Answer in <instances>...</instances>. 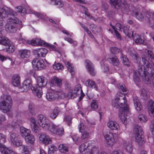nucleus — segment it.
<instances>
[{
	"mask_svg": "<svg viewBox=\"0 0 154 154\" xmlns=\"http://www.w3.org/2000/svg\"><path fill=\"white\" fill-rule=\"evenodd\" d=\"M17 13L12 10L6 7H5L3 9L0 8V29L3 26V18L7 17H10L9 21L5 25L6 30L11 33L15 32L17 29L15 26L16 24H17V27L20 29L22 27L21 21H19V20L15 16Z\"/></svg>",
	"mask_w": 154,
	"mask_h": 154,
	"instance_id": "nucleus-1",
	"label": "nucleus"
},
{
	"mask_svg": "<svg viewBox=\"0 0 154 154\" xmlns=\"http://www.w3.org/2000/svg\"><path fill=\"white\" fill-rule=\"evenodd\" d=\"M127 100L125 94H118L112 101V104L114 108L119 109V116L121 122L125 125L129 123L130 119L128 116L130 111L128 105L126 103Z\"/></svg>",
	"mask_w": 154,
	"mask_h": 154,
	"instance_id": "nucleus-2",
	"label": "nucleus"
},
{
	"mask_svg": "<svg viewBox=\"0 0 154 154\" xmlns=\"http://www.w3.org/2000/svg\"><path fill=\"white\" fill-rule=\"evenodd\" d=\"M38 119L42 123L41 127L44 130L59 136L64 134V129L61 126L56 125L50 122L48 118L42 115H39Z\"/></svg>",
	"mask_w": 154,
	"mask_h": 154,
	"instance_id": "nucleus-3",
	"label": "nucleus"
},
{
	"mask_svg": "<svg viewBox=\"0 0 154 154\" xmlns=\"http://www.w3.org/2000/svg\"><path fill=\"white\" fill-rule=\"evenodd\" d=\"M37 85H34L31 88L32 92L35 94L38 97L40 98L43 94L42 87H44L48 83L47 79L43 76H38L35 78Z\"/></svg>",
	"mask_w": 154,
	"mask_h": 154,
	"instance_id": "nucleus-4",
	"label": "nucleus"
},
{
	"mask_svg": "<svg viewBox=\"0 0 154 154\" xmlns=\"http://www.w3.org/2000/svg\"><path fill=\"white\" fill-rule=\"evenodd\" d=\"M1 99L2 102L0 108L3 112L6 113L9 111L11 107L12 103L11 98L10 95L4 94L1 96ZM5 119V117L2 116L0 118V124Z\"/></svg>",
	"mask_w": 154,
	"mask_h": 154,
	"instance_id": "nucleus-5",
	"label": "nucleus"
},
{
	"mask_svg": "<svg viewBox=\"0 0 154 154\" xmlns=\"http://www.w3.org/2000/svg\"><path fill=\"white\" fill-rule=\"evenodd\" d=\"M65 87L66 97H69L72 96L74 97L81 94L80 97L81 99H82L85 95L82 90L81 85L79 84L77 85L73 88L69 85H66Z\"/></svg>",
	"mask_w": 154,
	"mask_h": 154,
	"instance_id": "nucleus-6",
	"label": "nucleus"
},
{
	"mask_svg": "<svg viewBox=\"0 0 154 154\" xmlns=\"http://www.w3.org/2000/svg\"><path fill=\"white\" fill-rule=\"evenodd\" d=\"M110 4L117 9H121L123 13L128 12L129 7L126 2L123 0H110Z\"/></svg>",
	"mask_w": 154,
	"mask_h": 154,
	"instance_id": "nucleus-7",
	"label": "nucleus"
},
{
	"mask_svg": "<svg viewBox=\"0 0 154 154\" xmlns=\"http://www.w3.org/2000/svg\"><path fill=\"white\" fill-rule=\"evenodd\" d=\"M64 98L66 97V93H63L62 91H55L51 89L47 90L46 95V99L49 101H53L57 97Z\"/></svg>",
	"mask_w": 154,
	"mask_h": 154,
	"instance_id": "nucleus-8",
	"label": "nucleus"
},
{
	"mask_svg": "<svg viewBox=\"0 0 154 154\" xmlns=\"http://www.w3.org/2000/svg\"><path fill=\"white\" fill-rule=\"evenodd\" d=\"M142 129L140 126L136 125L134 129V137L135 141L139 145L142 144L144 142L143 137L141 134Z\"/></svg>",
	"mask_w": 154,
	"mask_h": 154,
	"instance_id": "nucleus-9",
	"label": "nucleus"
},
{
	"mask_svg": "<svg viewBox=\"0 0 154 154\" xmlns=\"http://www.w3.org/2000/svg\"><path fill=\"white\" fill-rule=\"evenodd\" d=\"M139 68L138 69V74L141 77L146 83L149 84L151 83V77L150 75L147 72L146 69H145L144 66L141 67L139 65Z\"/></svg>",
	"mask_w": 154,
	"mask_h": 154,
	"instance_id": "nucleus-10",
	"label": "nucleus"
},
{
	"mask_svg": "<svg viewBox=\"0 0 154 154\" xmlns=\"http://www.w3.org/2000/svg\"><path fill=\"white\" fill-rule=\"evenodd\" d=\"M104 137L108 146H112L116 143L117 140V136L115 133H109L106 134Z\"/></svg>",
	"mask_w": 154,
	"mask_h": 154,
	"instance_id": "nucleus-11",
	"label": "nucleus"
},
{
	"mask_svg": "<svg viewBox=\"0 0 154 154\" xmlns=\"http://www.w3.org/2000/svg\"><path fill=\"white\" fill-rule=\"evenodd\" d=\"M45 63H47L46 60L44 61L41 59H35L32 60V64L35 70H42L46 67Z\"/></svg>",
	"mask_w": 154,
	"mask_h": 154,
	"instance_id": "nucleus-12",
	"label": "nucleus"
},
{
	"mask_svg": "<svg viewBox=\"0 0 154 154\" xmlns=\"http://www.w3.org/2000/svg\"><path fill=\"white\" fill-rule=\"evenodd\" d=\"M16 11L18 12L23 13H25L27 12L29 14H33L36 16L38 18L44 20L45 15L44 14H39L35 12L31 9L28 8L26 10L25 9L23 8L22 6H20L16 8Z\"/></svg>",
	"mask_w": 154,
	"mask_h": 154,
	"instance_id": "nucleus-13",
	"label": "nucleus"
},
{
	"mask_svg": "<svg viewBox=\"0 0 154 154\" xmlns=\"http://www.w3.org/2000/svg\"><path fill=\"white\" fill-rule=\"evenodd\" d=\"M39 142L45 145H48L52 143V140L49 136L45 133H41L38 135Z\"/></svg>",
	"mask_w": 154,
	"mask_h": 154,
	"instance_id": "nucleus-14",
	"label": "nucleus"
},
{
	"mask_svg": "<svg viewBox=\"0 0 154 154\" xmlns=\"http://www.w3.org/2000/svg\"><path fill=\"white\" fill-rule=\"evenodd\" d=\"M18 135L17 134L14 133L11 134L10 136L11 144L14 146L17 147L21 145L23 143L22 141L18 140Z\"/></svg>",
	"mask_w": 154,
	"mask_h": 154,
	"instance_id": "nucleus-15",
	"label": "nucleus"
},
{
	"mask_svg": "<svg viewBox=\"0 0 154 154\" xmlns=\"http://www.w3.org/2000/svg\"><path fill=\"white\" fill-rule=\"evenodd\" d=\"M29 124L31 129L35 133H38L39 131V127L37 120L33 117H31L29 119Z\"/></svg>",
	"mask_w": 154,
	"mask_h": 154,
	"instance_id": "nucleus-16",
	"label": "nucleus"
},
{
	"mask_svg": "<svg viewBox=\"0 0 154 154\" xmlns=\"http://www.w3.org/2000/svg\"><path fill=\"white\" fill-rule=\"evenodd\" d=\"M27 43L33 46L40 45L45 46L48 45L47 43L39 38H36L29 40L27 41Z\"/></svg>",
	"mask_w": 154,
	"mask_h": 154,
	"instance_id": "nucleus-17",
	"label": "nucleus"
},
{
	"mask_svg": "<svg viewBox=\"0 0 154 154\" xmlns=\"http://www.w3.org/2000/svg\"><path fill=\"white\" fill-rule=\"evenodd\" d=\"M92 142L89 141L81 144L80 145L79 149L80 152L82 154H85L88 152L90 150L91 146H92Z\"/></svg>",
	"mask_w": 154,
	"mask_h": 154,
	"instance_id": "nucleus-18",
	"label": "nucleus"
},
{
	"mask_svg": "<svg viewBox=\"0 0 154 154\" xmlns=\"http://www.w3.org/2000/svg\"><path fill=\"white\" fill-rule=\"evenodd\" d=\"M133 38L135 43L137 44L146 45L147 43L146 37L145 35L140 36L135 34L133 36Z\"/></svg>",
	"mask_w": 154,
	"mask_h": 154,
	"instance_id": "nucleus-19",
	"label": "nucleus"
},
{
	"mask_svg": "<svg viewBox=\"0 0 154 154\" xmlns=\"http://www.w3.org/2000/svg\"><path fill=\"white\" fill-rule=\"evenodd\" d=\"M32 84V81L31 79H27L25 80L22 84V86L21 88V91L24 92L27 91L29 89Z\"/></svg>",
	"mask_w": 154,
	"mask_h": 154,
	"instance_id": "nucleus-20",
	"label": "nucleus"
},
{
	"mask_svg": "<svg viewBox=\"0 0 154 154\" xmlns=\"http://www.w3.org/2000/svg\"><path fill=\"white\" fill-rule=\"evenodd\" d=\"M107 126L112 130L118 131L120 129L119 124L115 121L109 120L107 123Z\"/></svg>",
	"mask_w": 154,
	"mask_h": 154,
	"instance_id": "nucleus-21",
	"label": "nucleus"
},
{
	"mask_svg": "<svg viewBox=\"0 0 154 154\" xmlns=\"http://www.w3.org/2000/svg\"><path fill=\"white\" fill-rule=\"evenodd\" d=\"M48 51L44 48L36 49L33 50V53L37 55L38 57H45L47 54Z\"/></svg>",
	"mask_w": 154,
	"mask_h": 154,
	"instance_id": "nucleus-22",
	"label": "nucleus"
},
{
	"mask_svg": "<svg viewBox=\"0 0 154 154\" xmlns=\"http://www.w3.org/2000/svg\"><path fill=\"white\" fill-rule=\"evenodd\" d=\"M85 65L86 68L88 69L91 75L94 76L95 75L96 71L94 69L92 63L90 60H86Z\"/></svg>",
	"mask_w": 154,
	"mask_h": 154,
	"instance_id": "nucleus-23",
	"label": "nucleus"
},
{
	"mask_svg": "<svg viewBox=\"0 0 154 154\" xmlns=\"http://www.w3.org/2000/svg\"><path fill=\"white\" fill-rule=\"evenodd\" d=\"M0 151L2 154H19L1 143H0Z\"/></svg>",
	"mask_w": 154,
	"mask_h": 154,
	"instance_id": "nucleus-24",
	"label": "nucleus"
},
{
	"mask_svg": "<svg viewBox=\"0 0 154 154\" xmlns=\"http://www.w3.org/2000/svg\"><path fill=\"white\" fill-rule=\"evenodd\" d=\"M31 54V51L26 49L20 50L18 52V55L21 59L28 58L30 56Z\"/></svg>",
	"mask_w": 154,
	"mask_h": 154,
	"instance_id": "nucleus-25",
	"label": "nucleus"
},
{
	"mask_svg": "<svg viewBox=\"0 0 154 154\" xmlns=\"http://www.w3.org/2000/svg\"><path fill=\"white\" fill-rule=\"evenodd\" d=\"M85 85L89 88H94L95 90H98V87L96 86L95 82L92 79H89L85 82Z\"/></svg>",
	"mask_w": 154,
	"mask_h": 154,
	"instance_id": "nucleus-26",
	"label": "nucleus"
},
{
	"mask_svg": "<svg viewBox=\"0 0 154 154\" xmlns=\"http://www.w3.org/2000/svg\"><path fill=\"white\" fill-rule=\"evenodd\" d=\"M11 42L6 37L3 36L1 31H0V44L7 46Z\"/></svg>",
	"mask_w": 154,
	"mask_h": 154,
	"instance_id": "nucleus-27",
	"label": "nucleus"
},
{
	"mask_svg": "<svg viewBox=\"0 0 154 154\" xmlns=\"http://www.w3.org/2000/svg\"><path fill=\"white\" fill-rule=\"evenodd\" d=\"M20 76L18 75H15L13 76L11 82L14 86H18L20 84Z\"/></svg>",
	"mask_w": 154,
	"mask_h": 154,
	"instance_id": "nucleus-28",
	"label": "nucleus"
},
{
	"mask_svg": "<svg viewBox=\"0 0 154 154\" xmlns=\"http://www.w3.org/2000/svg\"><path fill=\"white\" fill-rule=\"evenodd\" d=\"M59 151L63 154H66L68 151V147L66 144H60L58 147Z\"/></svg>",
	"mask_w": 154,
	"mask_h": 154,
	"instance_id": "nucleus-29",
	"label": "nucleus"
},
{
	"mask_svg": "<svg viewBox=\"0 0 154 154\" xmlns=\"http://www.w3.org/2000/svg\"><path fill=\"white\" fill-rule=\"evenodd\" d=\"M20 134L22 137L25 138L31 133V130L30 129L26 128L23 127H21L20 128Z\"/></svg>",
	"mask_w": 154,
	"mask_h": 154,
	"instance_id": "nucleus-30",
	"label": "nucleus"
},
{
	"mask_svg": "<svg viewBox=\"0 0 154 154\" xmlns=\"http://www.w3.org/2000/svg\"><path fill=\"white\" fill-rule=\"evenodd\" d=\"M133 102L134 106L137 111H141L142 107L137 97H135L134 98Z\"/></svg>",
	"mask_w": 154,
	"mask_h": 154,
	"instance_id": "nucleus-31",
	"label": "nucleus"
},
{
	"mask_svg": "<svg viewBox=\"0 0 154 154\" xmlns=\"http://www.w3.org/2000/svg\"><path fill=\"white\" fill-rule=\"evenodd\" d=\"M26 142L28 144H33L35 141V138L34 136L31 133L25 138Z\"/></svg>",
	"mask_w": 154,
	"mask_h": 154,
	"instance_id": "nucleus-32",
	"label": "nucleus"
},
{
	"mask_svg": "<svg viewBox=\"0 0 154 154\" xmlns=\"http://www.w3.org/2000/svg\"><path fill=\"white\" fill-rule=\"evenodd\" d=\"M20 149L21 150L22 152L25 154H29L31 152V147L28 146L22 145L20 146Z\"/></svg>",
	"mask_w": 154,
	"mask_h": 154,
	"instance_id": "nucleus-33",
	"label": "nucleus"
},
{
	"mask_svg": "<svg viewBox=\"0 0 154 154\" xmlns=\"http://www.w3.org/2000/svg\"><path fill=\"white\" fill-rule=\"evenodd\" d=\"M51 83L53 85H56L60 86L61 85V80L57 77H53L51 79Z\"/></svg>",
	"mask_w": 154,
	"mask_h": 154,
	"instance_id": "nucleus-34",
	"label": "nucleus"
},
{
	"mask_svg": "<svg viewBox=\"0 0 154 154\" xmlns=\"http://www.w3.org/2000/svg\"><path fill=\"white\" fill-rule=\"evenodd\" d=\"M91 146L90 149L88 150L89 154H99V149L94 145L93 142L92 146Z\"/></svg>",
	"mask_w": 154,
	"mask_h": 154,
	"instance_id": "nucleus-35",
	"label": "nucleus"
},
{
	"mask_svg": "<svg viewBox=\"0 0 154 154\" xmlns=\"http://www.w3.org/2000/svg\"><path fill=\"white\" fill-rule=\"evenodd\" d=\"M51 3L52 4L56 5L58 8L63 7L65 3L60 0H50Z\"/></svg>",
	"mask_w": 154,
	"mask_h": 154,
	"instance_id": "nucleus-36",
	"label": "nucleus"
},
{
	"mask_svg": "<svg viewBox=\"0 0 154 154\" xmlns=\"http://www.w3.org/2000/svg\"><path fill=\"white\" fill-rule=\"evenodd\" d=\"M65 64L68 70L71 73V75H74L75 74V72L71 63L68 61H66L65 62Z\"/></svg>",
	"mask_w": 154,
	"mask_h": 154,
	"instance_id": "nucleus-37",
	"label": "nucleus"
},
{
	"mask_svg": "<svg viewBox=\"0 0 154 154\" xmlns=\"http://www.w3.org/2000/svg\"><path fill=\"white\" fill-rule=\"evenodd\" d=\"M6 47V51L8 53L13 52L15 50V46L11 42Z\"/></svg>",
	"mask_w": 154,
	"mask_h": 154,
	"instance_id": "nucleus-38",
	"label": "nucleus"
},
{
	"mask_svg": "<svg viewBox=\"0 0 154 154\" xmlns=\"http://www.w3.org/2000/svg\"><path fill=\"white\" fill-rule=\"evenodd\" d=\"M60 109L58 107H55L50 114V117L53 119H55L57 116L59 112Z\"/></svg>",
	"mask_w": 154,
	"mask_h": 154,
	"instance_id": "nucleus-39",
	"label": "nucleus"
},
{
	"mask_svg": "<svg viewBox=\"0 0 154 154\" xmlns=\"http://www.w3.org/2000/svg\"><path fill=\"white\" fill-rule=\"evenodd\" d=\"M53 68L55 70H58L59 71H61L63 69L64 67L60 63L55 62L54 64Z\"/></svg>",
	"mask_w": 154,
	"mask_h": 154,
	"instance_id": "nucleus-40",
	"label": "nucleus"
},
{
	"mask_svg": "<svg viewBox=\"0 0 154 154\" xmlns=\"http://www.w3.org/2000/svg\"><path fill=\"white\" fill-rule=\"evenodd\" d=\"M57 150V146L53 145H51L49 147L48 152L49 154H53Z\"/></svg>",
	"mask_w": 154,
	"mask_h": 154,
	"instance_id": "nucleus-41",
	"label": "nucleus"
},
{
	"mask_svg": "<svg viewBox=\"0 0 154 154\" xmlns=\"http://www.w3.org/2000/svg\"><path fill=\"white\" fill-rule=\"evenodd\" d=\"M146 56H147L148 57H149L154 60V54L152 52V49L150 48L146 49L145 51Z\"/></svg>",
	"mask_w": 154,
	"mask_h": 154,
	"instance_id": "nucleus-42",
	"label": "nucleus"
},
{
	"mask_svg": "<svg viewBox=\"0 0 154 154\" xmlns=\"http://www.w3.org/2000/svg\"><path fill=\"white\" fill-rule=\"evenodd\" d=\"M138 121L141 123H145L148 120L147 118L143 114L139 115L138 117Z\"/></svg>",
	"mask_w": 154,
	"mask_h": 154,
	"instance_id": "nucleus-43",
	"label": "nucleus"
},
{
	"mask_svg": "<svg viewBox=\"0 0 154 154\" xmlns=\"http://www.w3.org/2000/svg\"><path fill=\"white\" fill-rule=\"evenodd\" d=\"M132 14L133 16H135L138 20H141L143 18L142 14L140 12H134L132 13Z\"/></svg>",
	"mask_w": 154,
	"mask_h": 154,
	"instance_id": "nucleus-44",
	"label": "nucleus"
},
{
	"mask_svg": "<svg viewBox=\"0 0 154 154\" xmlns=\"http://www.w3.org/2000/svg\"><path fill=\"white\" fill-rule=\"evenodd\" d=\"M17 40L19 43H22L23 44H25L26 43L28 44L27 43L28 40L26 41L25 37H24L23 38L21 34H20L17 37ZM29 40H28V41Z\"/></svg>",
	"mask_w": 154,
	"mask_h": 154,
	"instance_id": "nucleus-45",
	"label": "nucleus"
},
{
	"mask_svg": "<svg viewBox=\"0 0 154 154\" xmlns=\"http://www.w3.org/2000/svg\"><path fill=\"white\" fill-rule=\"evenodd\" d=\"M125 149L126 151L128 153H132L133 150V147L131 145L128 144L125 146Z\"/></svg>",
	"mask_w": 154,
	"mask_h": 154,
	"instance_id": "nucleus-46",
	"label": "nucleus"
},
{
	"mask_svg": "<svg viewBox=\"0 0 154 154\" xmlns=\"http://www.w3.org/2000/svg\"><path fill=\"white\" fill-rule=\"evenodd\" d=\"M29 109L30 112L32 115H35V106L33 103H30L29 105Z\"/></svg>",
	"mask_w": 154,
	"mask_h": 154,
	"instance_id": "nucleus-47",
	"label": "nucleus"
},
{
	"mask_svg": "<svg viewBox=\"0 0 154 154\" xmlns=\"http://www.w3.org/2000/svg\"><path fill=\"white\" fill-rule=\"evenodd\" d=\"M98 102L96 100H92L91 104V108L94 109H96L98 108Z\"/></svg>",
	"mask_w": 154,
	"mask_h": 154,
	"instance_id": "nucleus-48",
	"label": "nucleus"
},
{
	"mask_svg": "<svg viewBox=\"0 0 154 154\" xmlns=\"http://www.w3.org/2000/svg\"><path fill=\"white\" fill-rule=\"evenodd\" d=\"M109 60H111V61H109L114 65L117 66L119 64V61L116 56L109 58Z\"/></svg>",
	"mask_w": 154,
	"mask_h": 154,
	"instance_id": "nucleus-49",
	"label": "nucleus"
},
{
	"mask_svg": "<svg viewBox=\"0 0 154 154\" xmlns=\"http://www.w3.org/2000/svg\"><path fill=\"white\" fill-rule=\"evenodd\" d=\"M132 59L134 62L137 63H139L140 60V58L138 57V55L137 54L135 53L131 55Z\"/></svg>",
	"mask_w": 154,
	"mask_h": 154,
	"instance_id": "nucleus-50",
	"label": "nucleus"
},
{
	"mask_svg": "<svg viewBox=\"0 0 154 154\" xmlns=\"http://www.w3.org/2000/svg\"><path fill=\"white\" fill-rule=\"evenodd\" d=\"M121 58L124 64L127 66L129 65V62L128 59L127 58L126 56L123 55H121Z\"/></svg>",
	"mask_w": 154,
	"mask_h": 154,
	"instance_id": "nucleus-51",
	"label": "nucleus"
},
{
	"mask_svg": "<svg viewBox=\"0 0 154 154\" xmlns=\"http://www.w3.org/2000/svg\"><path fill=\"white\" fill-rule=\"evenodd\" d=\"M71 120L72 117L70 115H66L65 116L64 118V121L67 123L68 125H70Z\"/></svg>",
	"mask_w": 154,
	"mask_h": 154,
	"instance_id": "nucleus-52",
	"label": "nucleus"
},
{
	"mask_svg": "<svg viewBox=\"0 0 154 154\" xmlns=\"http://www.w3.org/2000/svg\"><path fill=\"white\" fill-rule=\"evenodd\" d=\"M79 131L82 133L85 131V127L83 123H81L78 126Z\"/></svg>",
	"mask_w": 154,
	"mask_h": 154,
	"instance_id": "nucleus-53",
	"label": "nucleus"
},
{
	"mask_svg": "<svg viewBox=\"0 0 154 154\" xmlns=\"http://www.w3.org/2000/svg\"><path fill=\"white\" fill-rule=\"evenodd\" d=\"M82 9L84 11L85 15L86 16V17H88V18H92V19H93L94 18L89 13L87 12V9L86 8L82 6Z\"/></svg>",
	"mask_w": 154,
	"mask_h": 154,
	"instance_id": "nucleus-54",
	"label": "nucleus"
},
{
	"mask_svg": "<svg viewBox=\"0 0 154 154\" xmlns=\"http://www.w3.org/2000/svg\"><path fill=\"white\" fill-rule=\"evenodd\" d=\"M6 137L4 134H0V143H5L6 140Z\"/></svg>",
	"mask_w": 154,
	"mask_h": 154,
	"instance_id": "nucleus-55",
	"label": "nucleus"
},
{
	"mask_svg": "<svg viewBox=\"0 0 154 154\" xmlns=\"http://www.w3.org/2000/svg\"><path fill=\"white\" fill-rule=\"evenodd\" d=\"M124 33L128 37H130L131 33L128 28L127 27H124L123 29Z\"/></svg>",
	"mask_w": 154,
	"mask_h": 154,
	"instance_id": "nucleus-56",
	"label": "nucleus"
},
{
	"mask_svg": "<svg viewBox=\"0 0 154 154\" xmlns=\"http://www.w3.org/2000/svg\"><path fill=\"white\" fill-rule=\"evenodd\" d=\"M110 25L113 28V29L114 30V32L116 36L119 38H120V34L118 32V31L115 29V27L114 26H113L112 25V23H110Z\"/></svg>",
	"mask_w": 154,
	"mask_h": 154,
	"instance_id": "nucleus-57",
	"label": "nucleus"
},
{
	"mask_svg": "<svg viewBox=\"0 0 154 154\" xmlns=\"http://www.w3.org/2000/svg\"><path fill=\"white\" fill-rule=\"evenodd\" d=\"M111 52L112 53L116 54L120 51V50L116 47H111L110 48Z\"/></svg>",
	"mask_w": 154,
	"mask_h": 154,
	"instance_id": "nucleus-58",
	"label": "nucleus"
},
{
	"mask_svg": "<svg viewBox=\"0 0 154 154\" xmlns=\"http://www.w3.org/2000/svg\"><path fill=\"white\" fill-rule=\"evenodd\" d=\"M117 87L119 89H121L123 92L126 91L127 89L125 85H120V84H118L117 85Z\"/></svg>",
	"mask_w": 154,
	"mask_h": 154,
	"instance_id": "nucleus-59",
	"label": "nucleus"
},
{
	"mask_svg": "<svg viewBox=\"0 0 154 154\" xmlns=\"http://www.w3.org/2000/svg\"><path fill=\"white\" fill-rule=\"evenodd\" d=\"M82 138L83 139L87 138L89 136V134L87 132V131H85L83 132H82Z\"/></svg>",
	"mask_w": 154,
	"mask_h": 154,
	"instance_id": "nucleus-60",
	"label": "nucleus"
},
{
	"mask_svg": "<svg viewBox=\"0 0 154 154\" xmlns=\"http://www.w3.org/2000/svg\"><path fill=\"white\" fill-rule=\"evenodd\" d=\"M101 66L102 69L104 72H107L109 71V68L107 66H105L104 65L103 66L102 64H101Z\"/></svg>",
	"mask_w": 154,
	"mask_h": 154,
	"instance_id": "nucleus-61",
	"label": "nucleus"
},
{
	"mask_svg": "<svg viewBox=\"0 0 154 154\" xmlns=\"http://www.w3.org/2000/svg\"><path fill=\"white\" fill-rule=\"evenodd\" d=\"M73 141L75 143H76L79 138V137L77 134L74 135L72 137Z\"/></svg>",
	"mask_w": 154,
	"mask_h": 154,
	"instance_id": "nucleus-62",
	"label": "nucleus"
},
{
	"mask_svg": "<svg viewBox=\"0 0 154 154\" xmlns=\"http://www.w3.org/2000/svg\"><path fill=\"white\" fill-rule=\"evenodd\" d=\"M65 40L71 44H74V43H76L71 38H65Z\"/></svg>",
	"mask_w": 154,
	"mask_h": 154,
	"instance_id": "nucleus-63",
	"label": "nucleus"
},
{
	"mask_svg": "<svg viewBox=\"0 0 154 154\" xmlns=\"http://www.w3.org/2000/svg\"><path fill=\"white\" fill-rule=\"evenodd\" d=\"M143 62L144 64L147 67L149 66L148 65L149 64V61L146 59L142 57Z\"/></svg>",
	"mask_w": 154,
	"mask_h": 154,
	"instance_id": "nucleus-64",
	"label": "nucleus"
}]
</instances>
